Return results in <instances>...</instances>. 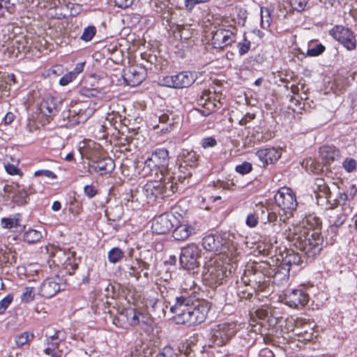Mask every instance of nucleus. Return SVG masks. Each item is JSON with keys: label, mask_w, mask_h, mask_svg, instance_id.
I'll use <instances>...</instances> for the list:
<instances>
[{"label": "nucleus", "mask_w": 357, "mask_h": 357, "mask_svg": "<svg viewBox=\"0 0 357 357\" xmlns=\"http://www.w3.org/2000/svg\"><path fill=\"white\" fill-rule=\"evenodd\" d=\"M284 235L289 241L309 257L319 254L322 248L323 238L320 234L315 230L310 231L306 227L304 221L289 226L284 231Z\"/></svg>", "instance_id": "nucleus-1"}, {"label": "nucleus", "mask_w": 357, "mask_h": 357, "mask_svg": "<svg viewBox=\"0 0 357 357\" xmlns=\"http://www.w3.org/2000/svg\"><path fill=\"white\" fill-rule=\"evenodd\" d=\"M238 257L215 255L208 260L202 272L203 281L206 285L215 288L223 283L224 280L231 273Z\"/></svg>", "instance_id": "nucleus-2"}, {"label": "nucleus", "mask_w": 357, "mask_h": 357, "mask_svg": "<svg viewBox=\"0 0 357 357\" xmlns=\"http://www.w3.org/2000/svg\"><path fill=\"white\" fill-rule=\"evenodd\" d=\"M230 238L228 234L208 235L202 240L203 248L211 252H219L217 255H223V257L231 255V257H238L240 252L237 243Z\"/></svg>", "instance_id": "nucleus-3"}, {"label": "nucleus", "mask_w": 357, "mask_h": 357, "mask_svg": "<svg viewBox=\"0 0 357 357\" xmlns=\"http://www.w3.org/2000/svg\"><path fill=\"white\" fill-rule=\"evenodd\" d=\"M47 252L52 257V262L66 272L72 275L77 267L75 252L70 250H61L52 245L45 248Z\"/></svg>", "instance_id": "nucleus-4"}, {"label": "nucleus", "mask_w": 357, "mask_h": 357, "mask_svg": "<svg viewBox=\"0 0 357 357\" xmlns=\"http://www.w3.org/2000/svg\"><path fill=\"white\" fill-rule=\"evenodd\" d=\"M213 26L211 44L214 48L222 49L235 41V27L222 23L220 19H215Z\"/></svg>", "instance_id": "nucleus-5"}, {"label": "nucleus", "mask_w": 357, "mask_h": 357, "mask_svg": "<svg viewBox=\"0 0 357 357\" xmlns=\"http://www.w3.org/2000/svg\"><path fill=\"white\" fill-rule=\"evenodd\" d=\"M80 153L88 159L91 160L92 167L95 171L100 174L111 172L114 168V163L110 158H103L96 160V151L99 149V145L93 142H89L87 147H80Z\"/></svg>", "instance_id": "nucleus-6"}, {"label": "nucleus", "mask_w": 357, "mask_h": 357, "mask_svg": "<svg viewBox=\"0 0 357 357\" xmlns=\"http://www.w3.org/2000/svg\"><path fill=\"white\" fill-rule=\"evenodd\" d=\"M65 334L61 331H57L54 334L47 336L43 351L52 357H62L65 353Z\"/></svg>", "instance_id": "nucleus-7"}, {"label": "nucleus", "mask_w": 357, "mask_h": 357, "mask_svg": "<svg viewBox=\"0 0 357 357\" xmlns=\"http://www.w3.org/2000/svg\"><path fill=\"white\" fill-rule=\"evenodd\" d=\"M195 72L183 71L174 75H167L160 80L162 86L182 89L192 85L197 79Z\"/></svg>", "instance_id": "nucleus-8"}, {"label": "nucleus", "mask_w": 357, "mask_h": 357, "mask_svg": "<svg viewBox=\"0 0 357 357\" xmlns=\"http://www.w3.org/2000/svg\"><path fill=\"white\" fill-rule=\"evenodd\" d=\"M278 206L284 212L287 218L291 216L297 207L296 195L293 191L287 187L281 188L275 195Z\"/></svg>", "instance_id": "nucleus-9"}, {"label": "nucleus", "mask_w": 357, "mask_h": 357, "mask_svg": "<svg viewBox=\"0 0 357 357\" xmlns=\"http://www.w3.org/2000/svg\"><path fill=\"white\" fill-rule=\"evenodd\" d=\"M170 310L174 313V320L177 324L192 325L190 300L183 296L176 298V303Z\"/></svg>", "instance_id": "nucleus-10"}, {"label": "nucleus", "mask_w": 357, "mask_h": 357, "mask_svg": "<svg viewBox=\"0 0 357 357\" xmlns=\"http://www.w3.org/2000/svg\"><path fill=\"white\" fill-rule=\"evenodd\" d=\"M162 176V178L160 180L163 183L162 196H170L179 189V184L183 185V188L188 185V178L191 176V173L184 174L183 176L179 175L177 179L170 172H167Z\"/></svg>", "instance_id": "nucleus-11"}, {"label": "nucleus", "mask_w": 357, "mask_h": 357, "mask_svg": "<svg viewBox=\"0 0 357 357\" xmlns=\"http://www.w3.org/2000/svg\"><path fill=\"white\" fill-rule=\"evenodd\" d=\"M236 332L234 323H224L215 326L211 331L212 342L217 346L225 344Z\"/></svg>", "instance_id": "nucleus-12"}, {"label": "nucleus", "mask_w": 357, "mask_h": 357, "mask_svg": "<svg viewBox=\"0 0 357 357\" xmlns=\"http://www.w3.org/2000/svg\"><path fill=\"white\" fill-rule=\"evenodd\" d=\"M201 256V250L195 244H188L183 248L180 255L181 266L188 270H193L199 265L198 259Z\"/></svg>", "instance_id": "nucleus-13"}, {"label": "nucleus", "mask_w": 357, "mask_h": 357, "mask_svg": "<svg viewBox=\"0 0 357 357\" xmlns=\"http://www.w3.org/2000/svg\"><path fill=\"white\" fill-rule=\"evenodd\" d=\"M333 38L340 43L347 50H354L356 47V39L352 31L342 26H336L331 31Z\"/></svg>", "instance_id": "nucleus-14"}, {"label": "nucleus", "mask_w": 357, "mask_h": 357, "mask_svg": "<svg viewBox=\"0 0 357 357\" xmlns=\"http://www.w3.org/2000/svg\"><path fill=\"white\" fill-rule=\"evenodd\" d=\"M176 221L172 213H163L155 217L152 221L151 229L153 233L158 234H166L172 229Z\"/></svg>", "instance_id": "nucleus-15"}, {"label": "nucleus", "mask_w": 357, "mask_h": 357, "mask_svg": "<svg viewBox=\"0 0 357 357\" xmlns=\"http://www.w3.org/2000/svg\"><path fill=\"white\" fill-rule=\"evenodd\" d=\"M63 285L61 278L59 276L48 278L40 284L38 294L45 298H51L59 291Z\"/></svg>", "instance_id": "nucleus-16"}, {"label": "nucleus", "mask_w": 357, "mask_h": 357, "mask_svg": "<svg viewBox=\"0 0 357 357\" xmlns=\"http://www.w3.org/2000/svg\"><path fill=\"white\" fill-rule=\"evenodd\" d=\"M124 313L130 325L140 326L146 331L151 328L153 320L149 314L136 312L133 309L126 310Z\"/></svg>", "instance_id": "nucleus-17"}, {"label": "nucleus", "mask_w": 357, "mask_h": 357, "mask_svg": "<svg viewBox=\"0 0 357 357\" xmlns=\"http://www.w3.org/2000/svg\"><path fill=\"white\" fill-rule=\"evenodd\" d=\"M18 30V27H13L12 25H8L7 26V31L8 32L12 31V33L8 35V38H6V35H4L5 42L8 40H13V55L16 57L19 54L29 51L28 42L26 39L22 35L16 36L15 31Z\"/></svg>", "instance_id": "nucleus-18"}, {"label": "nucleus", "mask_w": 357, "mask_h": 357, "mask_svg": "<svg viewBox=\"0 0 357 357\" xmlns=\"http://www.w3.org/2000/svg\"><path fill=\"white\" fill-rule=\"evenodd\" d=\"M146 69L139 65H133L127 68L123 73V79L128 85L135 86L140 84L145 79Z\"/></svg>", "instance_id": "nucleus-19"}, {"label": "nucleus", "mask_w": 357, "mask_h": 357, "mask_svg": "<svg viewBox=\"0 0 357 357\" xmlns=\"http://www.w3.org/2000/svg\"><path fill=\"white\" fill-rule=\"evenodd\" d=\"M284 302L290 307L304 306L308 302V295L301 289H292L284 294Z\"/></svg>", "instance_id": "nucleus-20"}, {"label": "nucleus", "mask_w": 357, "mask_h": 357, "mask_svg": "<svg viewBox=\"0 0 357 357\" xmlns=\"http://www.w3.org/2000/svg\"><path fill=\"white\" fill-rule=\"evenodd\" d=\"M314 327L315 324L313 321L298 318L296 335L302 337L304 341H310L314 336Z\"/></svg>", "instance_id": "nucleus-21"}, {"label": "nucleus", "mask_w": 357, "mask_h": 357, "mask_svg": "<svg viewBox=\"0 0 357 357\" xmlns=\"http://www.w3.org/2000/svg\"><path fill=\"white\" fill-rule=\"evenodd\" d=\"M283 149L282 148L271 147L261 149L257 151L256 155L264 165L276 162L282 156Z\"/></svg>", "instance_id": "nucleus-22"}, {"label": "nucleus", "mask_w": 357, "mask_h": 357, "mask_svg": "<svg viewBox=\"0 0 357 357\" xmlns=\"http://www.w3.org/2000/svg\"><path fill=\"white\" fill-rule=\"evenodd\" d=\"M163 183L161 181H151L147 182L143 188V192L148 200H153L159 196H162Z\"/></svg>", "instance_id": "nucleus-23"}, {"label": "nucleus", "mask_w": 357, "mask_h": 357, "mask_svg": "<svg viewBox=\"0 0 357 357\" xmlns=\"http://www.w3.org/2000/svg\"><path fill=\"white\" fill-rule=\"evenodd\" d=\"M153 157V162H155L158 170L159 169L161 174L163 175L167 172H170L167 169L169 155L168 151L163 149L156 150L152 153Z\"/></svg>", "instance_id": "nucleus-24"}, {"label": "nucleus", "mask_w": 357, "mask_h": 357, "mask_svg": "<svg viewBox=\"0 0 357 357\" xmlns=\"http://www.w3.org/2000/svg\"><path fill=\"white\" fill-rule=\"evenodd\" d=\"M213 96L214 94L211 91H204L200 97L199 104L208 110L206 113L204 111L203 115L206 116L209 114L216 107H218V105L220 104V102L219 100H216Z\"/></svg>", "instance_id": "nucleus-25"}, {"label": "nucleus", "mask_w": 357, "mask_h": 357, "mask_svg": "<svg viewBox=\"0 0 357 357\" xmlns=\"http://www.w3.org/2000/svg\"><path fill=\"white\" fill-rule=\"evenodd\" d=\"M190 316L192 317V325L203 322L208 313V308L204 305L195 306L190 305Z\"/></svg>", "instance_id": "nucleus-26"}, {"label": "nucleus", "mask_w": 357, "mask_h": 357, "mask_svg": "<svg viewBox=\"0 0 357 357\" xmlns=\"http://www.w3.org/2000/svg\"><path fill=\"white\" fill-rule=\"evenodd\" d=\"M195 233V228L189 224H181L176 227L173 236L176 240L184 241Z\"/></svg>", "instance_id": "nucleus-27"}, {"label": "nucleus", "mask_w": 357, "mask_h": 357, "mask_svg": "<svg viewBox=\"0 0 357 357\" xmlns=\"http://www.w3.org/2000/svg\"><path fill=\"white\" fill-rule=\"evenodd\" d=\"M40 113L45 116H52L56 114L57 107L52 97L44 98L39 107Z\"/></svg>", "instance_id": "nucleus-28"}, {"label": "nucleus", "mask_w": 357, "mask_h": 357, "mask_svg": "<svg viewBox=\"0 0 357 357\" xmlns=\"http://www.w3.org/2000/svg\"><path fill=\"white\" fill-rule=\"evenodd\" d=\"M148 264L146 262L135 260L132 261L131 266L128 268V273L130 275L136 278L137 279L141 277V273L143 272V275L145 278L148 277Z\"/></svg>", "instance_id": "nucleus-29"}, {"label": "nucleus", "mask_w": 357, "mask_h": 357, "mask_svg": "<svg viewBox=\"0 0 357 357\" xmlns=\"http://www.w3.org/2000/svg\"><path fill=\"white\" fill-rule=\"evenodd\" d=\"M84 68V62L77 63L73 70L67 73L59 79V84L61 86L68 85L69 83L72 82L79 73L83 71Z\"/></svg>", "instance_id": "nucleus-30"}, {"label": "nucleus", "mask_w": 357, "mask_h": 357, "mask_svg": "<svg viewBox=\"0 0 357 357\" xmlns=\"http://www.w3.org/2000/svg\"><path fill=\"white\" fill-rule=\"evenodd\" d=\"M257 317L260 320L266 321L269 325L277 323V319L274 317L273 310L268 306H263L255 312Z\"/></svg>", "instance_id": "nucleus-31"}, {"label": "nucleus", "mask_w": 357, "mask_h": 357, "mask_svg": "<svg viewBox=\"0 0 357 357\" xmlns=\"http://www.w3.org/2000/svg\"><path fill=\"white\" fill-rule=\"evenodd\" d=\"M319 154L326 162L334 161L339 157V151L334 146H325L320 149Z\"/></svg>", "instance_id": "nucleus-32"}, {"label": "nucleus", "mask_w": 357, "mask_h": 357, "mask_svg": "<svg viewBox=\"0 0 357 357\" xmlns=\"http://www.w3.org/2000/svg\"><path fill=\"white\" fill-rule=\"evenodd\" d=\"M317 188L314 190L317 199L324 198L329 201L331 195L328 186L325 183L324 180L318 178L316 181Z\"/></svg>", "instance_id": "nucleus-33"}, {"label": "nucleus", "mask_w": 357, "mask_h": 357, "mask_svg": "<svg viewBox=\"0 0 357 357\" xmlns=\"http://www.w3.org/2000/svg\"><path fill=\"white\" fill-rule=\"evenodd\" d=\"M1 226L13 232L20 231L24 229V227L19 223L18 220L13 218H2L1 220Z\"/></svg>", "instance_id": "nucleus-34"}, {"label": "nucleus", "mask_w": 357, "mask_h": 357, "mask_svg": "<svg viewBox=\"0 0 357 357\" xmlns=\"http://www.w3.org/2000/svg\"><path fill=\"white\" fill-rule=\"evenodd\" d=\"M266 208L261 204H257L255 213L248 214L246 218V224L250 227H255L258 223L259 213H264Z\"/></svg>", "instance_id": "nucleus-35"}, {"label": "nucleus", "mask_w": 357, "mask_h": 357, "mask_svg": "<svg viewBox=\"0 0 357 357\" xmlns=\"http://www.w3.org/2000/svg\"><path fill=\"white\" fill-rule=\"evenodd\" d=\"M325 50V47L315 42L311 41L307 45L306 53H303L307 56H317L322 54Z\"/></svg>", "instance_id": "nucleus-36"}, {"label": "nucleus", "mask_w": 357, "mask_h": 357, "mask_svg": "<svg viewBox=\"0 0 357 357\" xmlns=\"http://www.w3.org/2000/svg\"><path fill=\"white\" fill-rule=\"evenodd\" d=\"M24 240L28 243H34L39 241L42 237L43 234L40 231L36 229H29L24 234Z\"/></svg>", "instance_id": "nucleus-37"}, {"label": "nucleus", "mask_w": 357, "mask_h": 357, "mask_svg": "<svg viewBox=\"0 0 357 357\" xmlns=\"http://www.w3.org/2000/svg\"><path fill=\"white\" fill-rule=\"evenodd\" d=\"M36 296L35 289L33 287H25L21 294V301L23 303H29L32 302Z\"/></svg>", "instance_id": "nucleus-38"}, {"label": "nucleus", "mask_w": 357, "mask_h": 357, "mask_svg": "<svg viewBox=\"0 0 357 357\" xmlns=\"http://www.w3.org/2000/svg\"><path fill=\"white\" fill-rule=\"evenodd\" d=\"M15 261V253L10 249L6 248L0 251V263L4 264H12Z\"/></svg>", "instance_id": "nucleus-39"}, {"label": "nucleus", "mask_w": 357, "mask_h": 357, "mask_svg": "<svg viewBox=\"0 0 357 357\" xmlns=\"http://www.w3.org/2000/svg\"><path fill=\"white\" fill-rule=\"evenodd\" d=\"M271 22V11L266 7L261 8V26L262 29L268 28Z\"/></svg>", "instance_id": "nucleus-40"}, {"label": "nucleus", "mask_w": 357, "mask_h": 357, "mask_svg": "<svg viewBox=\"0 0 357 357\" xmlns=\"http://www.w3.org/2000/svg\"><path fill=\"white\" fill-rule=\"evenodd\" d=\"M123 257V253L121 249L114 248L108 252V259L112 264H116L121 260Z\"/></svg>", "instance_id": "nucleus-41"}, {"label": "nucleus", "mask_w": 357, "mask_h": 357, "mask_svg": "<svg viewBox=\"0 0 357 357\" xmlns=\"http://www.w3.org/2000/svg\"><path fill=\"white\" fill-rule=\"evenodd\" d=\"M15 82V75L13 74L8 75L6 77L5 84H0V90L2 92V96H8L10 90V86L12 84Z\"/></svg>", "instance_id": "nucleus-42"}, {"label": "nucleus", "mask_w": 357, "mask_h": 357, "mask_svg": "<svg viewBox=\"0 0 357 357\" xmlns=\"http://www.w3.org/2000/svg\"><path fill=\"white\" fill-rule=\"evenodd\" d=\"M33 338V335L29 332H24L19 335H17L15 337V342L16 344L19 347L23 346L32 340Z\"/></svg>", "instance_id": "nucleus-43"}, {"label": "nucleus", "mask_w": 357, "mask_h": 357, "mask_svg": "<svg viewBox=\"0 0 357 357\" xmlns=\"http://www.w3.org/2000/svg\"><path fill=\"white\" fill-rule=\"evenodd\" d=\"M297 328V319L293 318L287 319L285 321V324L282 331H285L287 333H292L294 335H296V329Z\"/></svg>", "instance_id": "nucleus-44"}, {"label": "nucleus", "mask_w": 357, "mask_h": 357, "mask_svg": "<svg viewBox=\"0 0 357 357\" xmlns=\"http://www.w3.org/2000/svg\"><path fill=\"white\" fill-rule=\"evenodd\" d=\"M284 262L289 265H299L301 263V258L298 254L288 252L284 258Z\"/></svg>", "instance_id": "nucleus-45"}, {"label": "nucleus", "mask_w": 357, "mask_h": 357, "mask_svg": "<svg viewBox=\"0 0 357 357\" xmlns=\"http://www.w3.org/2000/svg\"><path fill=\"white\" fill-rule=\"evenodd\" d=\"M96 33V28L93 26H89L84 29L81 38L86 42L90 41L94 37Z\"/></svg>", "instance_id": "nucleus-46"}, {"label": "nucleus", "mask_w": 357, "mask_h": 357, "mask_svg": "<svg viewBox=\"0 0 357 357\" xmlns=\"http://www.w3.org/2000/svg\"><path fill=\"white\" fill-rule=\"evenodd\" d=\"M13 301V296L12 294H8L3 299L0 301V314L5 312L8 306L11 304Z\"/></svg>", "instance_id": "nucleus-47"}, {"label": "nucleus", "mask_w": 357, "mask_h": 357, "mask_svg": "<svg viewBox=\"0 0 357 357\" xmlns=\"http://www.w3.org/2000/svg\"><path fill=\"white\" fill-rule=\"evenodd\" d=\"M144 169L146 174H149L153 171H158L155 162H153V157L152 155L145 160Z\"/></svg>", "instance_id": "nucleus-48"}, {"label": "nucleus", "mask_w": 357, "mask_h": 357, "mask_svg": "<svg viewBox=\"0 0 357 357\" xmlns=\"http://www.w3.org/2000/svg\"><path fill=\"white\" fill-rule=\"evenodd\" d=\"M308 1L309 0H291V5L294 10L301 12L305 8Z\"/></svg>", "instance_id": "nucleus-49"}, {"label": "nucleus", "mask_w": 357, "mask_h": 357, "mask_svg": "<svg viewBox=\"0 0 357 357\" xmlns=\"http://www.w3.org/2000/svg\"><path fill=\"white\" fill-rule=\"evenodd\" d=\"M252 170V165L250 162H244L236 167V171L241 174H247Z\"/></svg>", "instance_id": "nucleus-50"}, {"label": "nucleus", "mask_w": 357, "mask_h": 357, "mask_svg": "<svg viewBox=\"0 0 357 357\" xmlns=\"http://www.w3.org/2000/svg\"><path fill=\"white\" fill-rule=\"evenodd\" d=\"M343 167L348 172H352L356 168V162L351 158H347L343 162Z\"/></svg>", "instance_id": "nucleus-51"}, {"label": "nucleus", "mask_w": 357, "mask_h": 357, "mask_svg": "<svg viewBox=\"0 0 357 357\" xmlns=\"http://www.w3.org/2000/svg\"><path fill=\"white\" fill-rule=\"evenodd\" d=\"M239 54L243 55L246 54L250 48V42L247 39H243L238 45Z\"/></svg>", "instance_id": "nucleus-52"}, {"label": "nucleus", "mask_w": 357, "mask_h": 357, "mask_svg": "<svg viewBox=\"0 0 357 357\" xmlns=\"http://www.w3.org/2000/svg\"><path fill=\"white\" fill-rule=\"evenodd\" d=\"M5 169L8 174L10 175H19L22 176V173L20 169H18L16 166L10 164H8L5 166Z\"/></svg>", "instance_id": "nucleus-53"}, {"label": "nucleus", "mask_w": 357, "mask_h": 357, "mask_svg": "<svg viewBox=\"0 0 357 357\" xmlns=\"http://www.w3.org/2000/svg\"><path fill=\"white\" fill-rule=\"evenodd\" d=\"M34 175L36 176H45L49 178H56L55 174L48 169H41V170L36 171L34 173Z\"/></svg>", "instance_id": "nucleus-54"}, {"label": "nucleus", "mask_w": 357, "mask_h": 357, "mask_svg": "<svg viewBox=\"0 0 357 357\" xmlns=\"http://www.w3.org/2000/svg\"><path fill=\"white\" fill-rule=\"evenodd\" d=\"M3 9L6 10L9 13H13V7L9 5L8 0H0V15H3Z\"/></svg>", "instance_id": "nucleus-55"}, {"label": "nucleus", "mask_w": 357, "mask_h": 357, "mask_svg": "<svg viewBox=\"0 0 357 357\" xmlns=\"http://www.w3.org/2000/svg\"><path fill=\"white\" fill-rule=\"evenodd\" d=\"M176 353L171 347H165L162 351L159 354L158 357H175Z\"/></svg>", "instance_id": "nucleus-56"}, {"label": "nucleus", "mask_w": 357, "mask_h": 357, "mask_svg": "<svg viewBox=\"0 0 357 357\" xmlns=\"http://www.w3.org/2000/svg\"><path fill=\"white\" fill-rule=\"evenodd\" d=\"M206 0H185V7L187 10H191L196 5L205 3Z\"/></svg>", "instance_id": "nucleus-57"}, {"label": "nucleus", "mask_w": 357, "mask_h": 357, "mask_svg": "<svg viewBox=\"0 0 357 357\" xmlns=\"http://www.w3.org/2000/svg\"><path fill=\"white\" fill-rule=\"evenodd\" d=\"M216 144V141L213 137H206L202 140V146L204 149L213 147Z\"/></svg>", "instance_id": "nucleus-58"}, {"label": "nucleus", "mask_w": 357, "mask_h": 357, "mask_svg": "<svg viewBox=\"0 0 357 357\" xmlns=\"http://www.w3.org/2000/svg\"><path fill=\"white\" fill-rule=\"evenodd\" d=\"M84 191L85 195L89 198L93 197L97 193L96 190L92 185L85 186L84 188Z\"/></svg>", "instance_id": "nucleus-59"}, {"label": "nucleus", "mask_w": 357, "mask_h": 357, "mask_svg": "<svg viewBox=\"0 0 357 357\" xmlns=\"http://www.w3.org/2000/svg\"><path fill=\"white\" fill-rule=\"evenodd\" d=\"M133 1L134 0H114L116 5L119 8H128Z\"/></svg>", "instance_id": "nucleus-60"}, {"label": "nucleus", "mask_w": 357, "mask_h": 357, "mask_svg": "<svg viewBox=\"0 0 357 357\" xmlns=\"http://www.w3.org/2000/svg\"><path fill=\"white\" fill-rule=\"evenodd\" d=\"M322 3H324L326 6H337L340 3V0H320Z\"/></svg>", "instance_id": "nucleus-61"}, {"label": "nucleus", "mask_w": 357, "mask_h": 357, "mask_svg": "<svg viewBox=\"0 0 357 357\" xmlns=\"http://www.w3.org/2000/svg\"><path fill=\"white\" fill-rule=\"evenodd\" d=\"M15 115L11 112H8L4 117V121L6 124L12 123L14 120Z\"/></svg>", "instance_id": "nucleus-62"}, {"label": "nucleus", "mask_w": 357, "mask_h": 357, "mask_svg": "<svg viewBox=\"0 0 357 357\" xmlns=\"http://www.w3.org/2000/svg\"><path fill=\"white\" fill-rule=\"evenodd\" d=\"M86 119L87 116L86 114H79L76 119L74 120V123L79 124L80 123L84 122L86 120Z\"/></svg>", "instance_id": "nucleus-63"}, {"label": "nucleus", "mask_w": 357, "mask_h": 357, "mask_svg": "<svg viewBox=\"0 0 357 357\" xmlns=\"http://www.w3.org/2000/svg\"><path fill=\"white\" fill-rule=\"evenodd\" d=\"M18 193H19V195L20 196V200H19L18 202H20V203L25 202H26V197L28 196L27 192L25 190H22V191H19Z\"/></svg>", "instance_id": "nucleus-64"}]
</instances>
